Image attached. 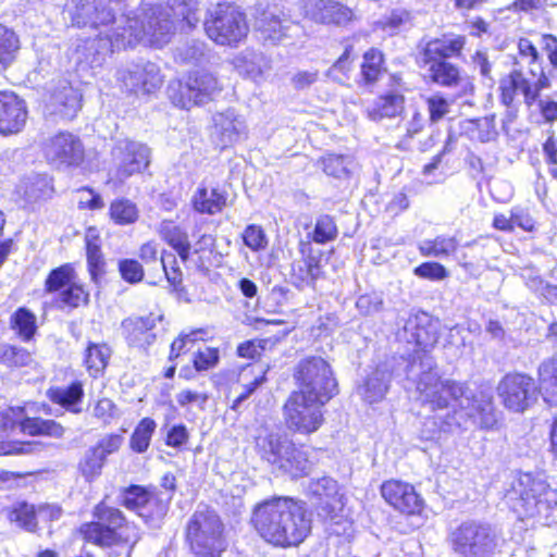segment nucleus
Segmentation results:
<instances>
[{
	"label": "nucleus",
	"mask_w": 557,
	"mask_h": 557,
	"mask_svg": "<svg viewBox=\"0 0 557 557\" xmlns=\"http://www.w3.org/2000/svg\"><path fill=\"white\" fill-rule=\"evenodd\" d=\"M251 523L262 539L281 547L300 544L311 530L310 513L305 504L287 497L257 505Z\"/></svg>",
	"instance_id": "obj_1"
},
{
	"label": "nucleus",
	"mask_w": 557,
	"mask_h": 557,
	"mask_svg": "<svg viewBox=\"0 0 557 557\" xmlns=\"http://www.w3.org/2000/svg\"><path fill=\"white\" fill-rule=\"evenodd\" d=\"M406 375L416 382L422 401L432 409L448 408L451 401L460 408H469L472 403V391L465 383L442 380L435 360L429 354L410 360L406 366Z\"/></svg>",
	"instance_id": "obj_2"
},
{
	"label": "nucleus",
	"mask_w": 557,
	"mask_h": 557,
	"mask_svg": "<svg viewBox=\"0 0 557 557\" xmlns=\"http://www.w3.org/2000/svg\"><path fill=\"white\" fill-rule=\"evenodd\" d=\"M92 516L97 521L84 523L79 529L85 541L106 548L127 544L134 546L140 540L137 525L104 500L95 506Z\"/></svg>",
	"instance_id": "obj_3"
},
{
	"label": "nucleus",
	"mask_w": 557,
	"mask_h": 557,
	"mask_svg": "<svg viewBox=\"0 0 557 557\" xmlns=\"http://www.w3.org/2000/svg\"><path fill=\"white\" fill-rule=\"evenodd\" d=\"M117 29L125 33L127 47L138 42L161 47L169 41L174 24L168 9L141 4L133 15L120 16Z\"/></svg>",
	"instance_id": "obj_4"
},
{
	"label": "nucleus",
	"mask_w": 557,
	"mask_h": 557,
	"mask_svg": "<svg viewBox=\"0 0 557 557\" xmlns=\"http://www.w3.org/2000/svg\"><path fill=\"white\" fill-rule=\"evenodd\" d=\"M465 37H442L428 40L419 53V63L426 67L430 79L443 87H456L462 81L460 70L448 61L459 55L465 46Z\"/></svg>",
	"instance_id": "obj_5"
},
{
	"label": "nucleus",
	"mask_w": 557,
	"mask_h": 557,
	"mask_svg": "<svg viewBox=\"0 0 557 557\" xmlns=\"http://www.w3.org/2000/svg\"><path fill=\"white\" fill-rule=\"evenodd\" d=\"M185 542L194 557H221L227 541L220 516L208 507L198 508L185 527Z\"/></svg>",
	"instance_id": "obj_6"
},
{
	"label": "nucleus",
	"mask_w": 557,
	"mask_h": 557,
	"mask_svg": "<svg viewBox=\"0 0 557 557\" xmlns=\"http://www.w3.org/2000/svg\"><path fill=\"white\" fill-rule=\"evenodd\" d=\"M448 542L460 557H491L497 548L498 535L490 523L467 520L450 531Z\"/></svg>",
	"instance_id": "obj_7"
},
{
	"label": "nucleus",
	"mask_w": 557,
	"mask_h": 557,
	"mask_svg": "<svg viewBox=\"0 0 557 557\" xmlns=\"http://www.w3.org/2000/svg\"><path fill=\"white\" fill-rule=\"evenodd\" d=\"M553 492L541 478L531 473H520L505 491V499L519 515L533 517L548 510Z\"/></svg>",
	"instance_id": "obj_8"
},
{
	"label": "nucleus",
	"mask_w": 557,
	"mask_h": 557,
	"mask_svg": "<svg viewBox=\"0 0 557 557\" xmlns=\"http://www.w3.org/2000/svg\"><path fill=\"white\" fill-rule=\"evenodd\" d=\"M207 36L221 46H237L249 32L246 14L231 3H219L203 21Z\"/></svg>",
	"instance_id": "obj_9"
},
{
	"label": "nucleus",
	"mask_w": 557,
	"mask_h": 557,
	"mask_svg": "<svg viewBox=\"0 0 557 557\" xmlns=\"http://www.w3.org/2000/svg\"><path fill=\"white\" fill-rule=\"evenodd\" d=\"M257 448L262 459L292 476L305 475L310 468L306 454L284 435L259 436Z\"/></svg>",
	"instance_id": "obj_10"
},
{
	"label": "nucleus",
	"mask_w": 557,
	"mask_h": 557,
	"mask_svg": "<svg viewBox=\"0 0 557 557\" xmlns=\"http://www.w3.org/2000/svg\"><path fill=\"white\" fill-rule=\"evenodd\" d=\"M294 377L299 385L298 392L326 403L338 393L333 370L322 357L310 356L301 359L295 368Z\"/></svg>",
	"instance_id": "obj_11"
},
{
	"label": "nucleus",
	"mask_w": 557,
	"mask_h": 557,
	"mask_svg": "<svg viewBox=\"0 0 557 557\" xmlns=\"http://www.w3.org/2000/svg\"><path fill=\"white\" fill-rule=\"evenodd\" d=\"M325 404L326 401L308 394L293 392L283 408L287 428L301 434L318 431L324 421L322 407Z\"/></svg>",
	"instance_id": "obj_12"
},
{
	"label": "nucleus",
	"mask_w": 557,
	"mask_h": 557,
	"mask_svg": "<svg viewBox=\"0 0 557 557\" xmlns=\"http://www.w3.org/2000/svg\"><path fill=\"white\" fill-rule=\"evenodd\" d=\"M220 91L219 79L206 70L191 72L184 84L178 83V90L173 87L169 89L173 103L187 110L213 100Z\"/></svg>",
	"instance_id": "obj_13"
},
{
	"label": "nucleus",
	"mask_w": 557,
	"mask_h": 557,
	"mask_svg": "<svg viewBox=\"0 0 557 557\" xmlns=\"http://www.w3.org/2000/svg\"><path fill=\"white\" fill-rule=\"evenodd\" d=\"M497 393L504 406L515 412L527 410L539 396L534 379L523 373L506 374L498 383Z\"/></svg>",
	"instance_id": "obj_14"
},
{
	"label": "nucleus",
	"mask_w": 557,
	"mask_h": 557,
	"mask_svg": "<svg viewBox=\"0 0 557 557\" xmlns=\"http://www.w3.org/2000/svg\"><path fill=\"white\" fill-rule=\"evenodd\" d=\"M111 156L116 177L120 181L140 173L150 163V149L141 143L128 139L116 141Z\"/></svg>",
	"instance_id": "obj_15"
},
{
	"label": "nucleus",
	"mask_w": 557,
	"mask_h": 557,
	"mask_svg": "<svg viewBox=\"0 0 557 557\" xmlns=\"http://www.w3.org/2000/svg\"><path fill=\"white\" fill-rule=\"evenodd\" d=\"M117 79L122 88L135 95H149L162 84L159 66L149 61L131 63L119 70Z\"/></svg>",
	"instance_id": "obj_16"
},
{
	"label": "nucleus",
	"mask_w": 557,
	"mask_h": 557,
	"mask_svg": "<svg viewBox=\"0 0 557 557\" xmlns=\"http://www.w3.org/2000/svg\"><path fill=\"white\" fill-rule=\"evenodd\" d=\"M124 37H126L125 33H120L117 26H115L106 33H99L94 38H87L76 49L77 59L90 66L100 65L108 54L127 48V41Z\"/></svg>",
	"instance_id": "obj_17"
},
{
	"label": "nucleus",
	"mask_w": 557,
	"mask_h": 557,
	"mask_svg": "<svg viewBox=\"0 0 557 557\" xmlns=\"http://www.w3.org/2000/svg\"><path fill=\"white\" fill-rule=\"evenodd\" d=\"M69 16L73 26L98 27L107 26L109 23L119 25L112 9L102 0H72L67 8Z\"/></svg>",
	"instance_id": "obj_18"
},
{
	"label": "nucleus",
	"mask_w": 557,
	"mask_h": 557,
	"mask_svg": "<svg viewBox=\"0 0 557 557\" xmlns=\"http://www.w3.org/2000/svg\"><path fill=\"white\" fill-rule=\"evenodd\" d=\"M299 252L301 257L292 263V283L300 290L306 287L314 288L317 281L323 275L321 252L314 251L309 242H300Z\"/></svg>",
	"instance_id": "obj_19"
},
{
	"label": "nucleus",
	"mask_w": 557,
	"mask_h": 557,
	"mask_svg": "<svg viewBox=\"0 0 557 557\" xmlns=\"http://www.w3.org/2000/svg\"><path fill=\"white\" fill-rule=\"evenodd\" d=\"M398 336L407 343H413L423 350L422 354L414 356L412 360H418L419 356L426 354V349L433 347L438 339L436 323L433 322L430 314L423 311L410 314Z\"/></svg>",
	"instance_id": "obj_20"
},
{
	"label": "nucleus",
	"mask_w": 557,
	"mask_h": 557,
	"mask_svg": "<svg viewBox=\"0 0 557 557\" xmlns=\"http://www.w3.org/2000/svg\"><path fill=\"white\" fill-rule=\"evenodd\" d=\"M211 137L220 149H225L245 139L247 124L244 116L233 109L214 114Z\"/></svg>",
	"instance_id": "obj_21"
},
{
	"label": "nucleus",
	"mask_w": 557,
	"mask_h": 557,
	"mask_svg": "<svg viewBox=\"0 0 557 557\" xmlns=\"http://www.w3.org/2000/svg\"><path fill=\"white\" fill-rule=\"evenodd\" d=\"M45 154L50 163L58 166L78 165L84 159V147L78 137L61 132L46 144Z\"/></svg>",
	"instance_id": "obj_22"
},
{
	"label": "nucleus",
	"mask_w": 557,
	"mask_h": 557,
	"mask_svg": "<svg viewBox=\"0 0 557 557\" xmlns=\"http://www.w3.org/2000/svg\"><path fill=\"white\" fill-rule=\"evenodd\" d=\"M381 494L391 506L403 513L418 515L423 509V499L409 483L388 480L382 484Z\"/></svg>",
	"instance_id": "obj_23"
},
{
	"label": "nucleus",
	"mask_w": 557,
	"mask_h": 557,
	"mask_svg": "<svg viewBox=\"0 0 557 557\" xmlns=\"http://www.w3.org/2000/svg\"><path fill=\"white\" fill-rule=\"evenodd\" d=\"M162 315L150 313L146 317H128L121 323L122 335L128 346L147 349L156 341L152 332Z\"/></svg>",
	"instance_id": "obj_24"
},
{
	"label": "nucleus",
	"mask_w": 557,
	"mask_h": 557,
	"mask_svg": "<svg viewBox=\"0 0 557 557\" xmlns=\"http://www.w3.org/2000/svg\"><path fill=\"white\" fill-rule=\"evenodd\" d=\"M27 120L25 101L14 92H0V134H16L23 129Z\"/></svg>",
	"instance_id": "obj_25"
},
{
	"label": "nucleus",
	"mask_w": 557,
	"mask_h": 557,
	"mask_svg": "<svg viewBox=\"0 0 557 557\" xmlns=\"http://www.w3.org/2000/svg\"><path fill=\"white\" fill-rule=\"evenodd\" d=\"M305 12L309 18L321 24L342 25L352 16L349 8L334 0H307Z\"/></svg>",
	"instance_id": "obj_26"
},
{
	"label": "nucleus",
	"mask_w": 557,
	"mask_h": 557,
	"mask_svg": "<svg viewBox=\"0 0 557 557\" xmlns=\"http://www.w3.org/2000/svg\"><path fill=\"white\" fill-rule=\"evenodd\" d=\"M81 102L82 94L79 90L74 88L70 82L60 81L51 92L49 107L51 108V113L59 114L66 120H72L79 111Z\"/></svg>",
	"instance_id": "obj_27"
},
{
	"label": "nucleus",
	"mask_w": 557,
	"mask_h": 557,
	"mask_svg": "<svg viewBox=\"0 0 557 557\" xmlns=\"http://www.w3.org/2000/svg\"><path fill=\"white\" fill-rule=\"evenodd\" d=\"M500 99L506 107H511L518 92L523 95L524 103L530 108L535 103V91L532 82L521 70L513 69L499 82Z\"/></svg>",
	"instance_id": "obj_28"
},
{
	"label": "nucleus",
	"mask_w": 557,
	"mask_h": 557,
	"mask_svg": "<svg viewBox=\"0 0 557 557\" xmlns=\"http://www.w3.org/2000/svg\"><path fill=\"white\" fill-rule=\"evenodd\" d=\"M405 110V96L396 89H391L376 97L368 107L367 115L371 121L399 116Z\"/></svg>",
	"instance_id": "obj_29"
},
{
	"label": "nucleus",
	"mask_w": 557,
	"mask_h": 557,
	"mask_svg": "<svg viewBox=\"0 0 557 557\" xmlns=\"http://www.w3.org/2000/svg\"><path fill=\"white\" fill-rule=\"evenodd\" d=\"M46 395L53 404L72 413L78 414L82 412L81 404L85 394L79 381H74L66 387L52 386L47 389Z\"/></svg>",
	"instance_id": "obj_30"
},
{
	"label": "nucleus",
	"mask_w": 557,
	"mask_h": 557,
	"mask_svg": "<svg viewBox=\"0 0 557 557\" xmlns=\"http://www.w3.org/2000/svg\"><path fill=\"white\" fill-rule=\"evenodd\" d=\"M392 373L386 369L376 368L360 387V394L368 403H377L382 400L388 391Z\"/></svg>",
	"instance_id": "obj_31"
},
{
	"label": "nucleus",
	"mask_w": 557,
	"mask_h": 557,
	"mask_svg": "<svg viewBox=\"0 0 557 557\" xmlns=\"http://www.w3.org/2000/svg\"><path fill=\"white\" fill-rule=\"evenodd\" d=\"M227 194L218 188H198L193 196L194 209L199 213L215 214L226 206Z\"/></svg>",
	"instance_id": "obj_32"
},
{
	"label": "nucleus",
	"mask_w": 557,
	"mask_h": 557,
	"mask_svg": "<svg viewBox=\"0 0 557 557\" xmlns=\"http://www.w3.org/2000/svg\"><path fill=\"white\" fill-rule=\"evenodd\" d=\"M461 129L468 138L480 143L492 141L498 135L494 114L466 120L461 123Z\"/></svg>",
	"instance_id": "obj_33"
},
{
	"label": "nucleus",
	"mask_w": 557,
	"mask_h": 557,
	"mask_svg": "<svg viewBox=\"0 0 557 557\" xmlns=\"http://www.w3.org/2000/svg\"><path fill=\"white\" fill-rule=\"evenodd\" d=\"M86 257L90 278L96 285H100L106 274V260L101 252L98 236L94 235L92 230H89L86 235Z\"/></svg>",
	"instance_id": "obj_34"
},
{
	"label": "nucleus",
	"mask_w": 557,
	"mask_h": 557,
	"mask_svg": "<svg viewBox=\"0 0 557 557\" xmlns=\"http://www.w3.org/2000/svg\"><path fill=\"white\" fill-rule=\"evenodd\" d=\"M539 381L544 400L549 406H557V355L541 363Z\"/></svg>",
	"instance_id": "obj_35"
},
{
	"label": "nucleus",
	"mask_w": 557,
	"mask_h": 557,
	"mask_svg": "<svg viewBox=\"0 0 557 557\" xmlns=\"http://www.w3.org/2000/svg\"><path fill=\"white\" fill-rule=\"evenodd\" d=\"M10 326L23 342H29L37 333V317L26 307L17 308L10 317Z\"/></svg>",
	"instance_id": "obj_36"
},
{
	"label": "nucleus",
	"mask_w": 557,
	"mask_h": 557,
	"mask_svg": "<svg viewBox=\"0 0 557 557\" xmlns=\"http://www.w3.org/2000/svg\"><path fill=\"white\" fill-rule=\"evenodd\" d=\"M20 429L30 436L46 435L62 438L65 433L64 426L59 422L42 418H24L20 423Z\"/></svg>",
	"instance_id": "obj_37"
},
{
	"label": "nucleus",
	"mask_w": 557,
	"mask_h": 557,
	"mask_svg": "<svg viewBox=\"0 0 557 557\" xmlns=\"http://www.w3.org/2000/svg\"><path fill=\"white\" fill-rule=\"evenodd\" d=\"M20 188L28 202L50 197L53 191L51 180L47 174H32L23 180Z\"/></svg>",
	"instance_id": "obj_38"
},
{
	"label": "nucleus",
	"mask_w": 557,
	"mask_h": 557,
	"mask_svg": "<svg viewBox=\"0 0 557 557\" xmlns=\"http://www.w3.org/2000/svg\"><path fill=\"white\" fill-rule=\"evenodd\" d=\"M18 49V36L12 28L0 24V72L10 66Z\"/></svg>",
	"instance_id": "obj_39"
},
{
	"label": "nucleus",
	"mask_w": 557,
	"mask_h": 557,
	"mask_svg": "<svg viewBox=\"0 0 557 557\" xmlns=\"http://www.w3.org/2000/svg\"><path fill=\"white\" fill-rule=\"evenodd\" d=\"M168 503L163 502L154 492L138 511V516L150 528L161 527L163 518L168 512Z\"/></svg>",
	"instance_id": "obj_40"
},
{
	"label": "nucleus",
	"mask_w": 557,
	"mask_h": 557,
	"mask_svg": "<svg viewBox=\"0 0 557 557\" xmlns=\"http://www.w3.org/2000/svg\"><path fill=\"white\" fill-rule=\"evenodd\" d=\"M168 5L176 17L186 22L189 28L201 21V8L198 0H168Z\"/></svg>",
	"instance_id": "obj_41"
},
{
	"label": "nucleus",
	"mask_w": 557,
	"mask_h": 557,
	"mask_svg": "<svg viewBox=\"0 0 557 557\" xmlns=\"http://www.w3.org/2000/svg\"><path fill=\"white\" fill-rule=\"evenodd\" d=\"M111 348L106 344L90 343L86 348L84 362L88 371L94 375L101 373L109 363Z\"/></svg>",
	"instance_id": "obj_42"
},
{
	"label": "nucleus",
	"mask_w": 557,
	"mask_h": 557,
	"mask_svg": "<svg viewBox=\"0 0 557 557\" xmlns=\"http://www.w3.org/2000/svg\"><path fill=\"white\" fill-rule=\"evenodd\" d=\"M383 53L371 48L363 54V61L361 64V76L366 85H373L376 83L383 73Z\"/></svg>",
	"instance_id": "obj_43"
},
{
	"label": "nucleus",
	"mask_w": 557,
	"mask_h": 557,
	"mask_svg": "<svg viewBox=\"0 0 557 557\" xmlns=\"http://www.w3.org/2000/svg\"><path fill=\"white\" fill-rule=\"evenodd\" d=\"M154 493V488L132 484L121 490V504L128 510L136 513L148 502L149 497Z\"/></svg>",
	"instance_id": "obj_44"
},
{
	"label": "nucleus",
	"mask_w": 557,
	"mask_h": 557,
	"mask_svg": "<svg viewBox=\"0 0 557 557\" xmlns=\"http://www.w3.org/2000/svg\"><path fill=\"white\" fill-rule=\"evenodd\" d=\"M458 242L455 237L437 236L434 239L424 240L419 249L424 257L444 258L457 249Z\"/></svg>",
	"instance_id": "obj_45"
},
{
	"label": "nucleus",
	"mask_w": 557,
	"mask_h": 557,
	"mask_svg": "<svg viewBox=\"0 0 557 557\" xmlns=\"http://www.w3.org/2000/svg\"><path fill=\"white\" fill-rule=\"evenodd\" d=\"M106 459L92 446L89 447L78 462V471L87 482H92L102 472Z\"/></svg>",
	"instance_id": "obj_46"
},
{
	"label": "nucleus",
	"mask_w": 557,
	"mask_h": 557,
	"mask_svg": "<svg viewBox=\"0 0 557 557\" xmlns=\"http://www.w3.org/2000/svg\"><path fill=\"white\" fill-rule=\"evenodd\" d=\"M321 163L326 175L339 180L348 178L354 166L351 157L343 154H327L322 158Z\"/></svg>",
	"instance_id": "obj_47"
},
{
	"label": "nucleus",
	"mask_w": 557,
	"mask_h": 557,
	"mask_svg": "<svg viewBox=\"0 0 557 557\" xmlns=\"http://www.w3.org/2000/svg\"><path fill=\"white\" fill-rule=\"evenodd\" d=\"M76 280L74 268L70 264H63L53 269L46 278L45 288L47 293H61L66 286Z\"/></svg>",
	"instance_id": "obj_48"
},
{
	"label": "nucleus",
	"mask_w": 557,
	"mask_h": 557,
	"mask_svg": "<svg viewBox=\"0 0 557 557\" xmlns=\"http://www.w3.org/2000/svg\"><path fill=\"white\" fill-rule=\"evenodd\" d=\"M110 215L116 224L126 225L137 221L139 211L133 201L121 198L111 203Z\"/></svg>",
	"instance_id": "obj_49"
},
{
	"label": "nucleus",
	"mask_w": 557,
	"mask_h": 557,
	"mask_svg": "<svg viewBox=\"0 0 557 557\" xmlns=\"http://www.w3.org/2000/svg\"><path fill=\"white\" fill-rule=\"evenodd\" d=\"M62 307L71 309L77 308L81 305H88L89 293L86 292L83 285L78 284L76 280L58 294V299Z\"/></svg>",
	"instance_id": "obj_50"
},
{
	"label": "nucleus",
	"mask_w": 557,
	"mask_h": 557,
	"mask_svg": "<svg viewBox=\"0 0 557 557\" xmlns=\"http://www.w3.org/2000/svg\"><path fill=\"white\" fill-rule=\"evenodd\" d=\"M263 64V55L252 50H245L235 60L237 70L252 78L262 74Z\"/></svg>",
	"instance_id": "obj_51"
},
{
	"label": "nucleus",
	"mask_w": 557,
	"mask_h": 557,
	"mask_svg": "<svg viewBox=\"0 0 557 557\" xmlns=\"http://www.w3.org/2000/svg\"><path fill=\"white\" fill-rule=\"evenodd\" d=\"M154 429L156 422L152 419H143L132 434L131 448L136 453L146 451L150 445Z\"/></svg>",
	"instance_id": "obj_52"
},
{
	"label": "nucleus",
	"mask_w": 557,
	"mask_h": 557,
	"mask_svg": "<svg viewBox=\"0 0 557 557\" xmlns=\"http://www.w3.org/2000/svg\"><path fill=\"white\" fill-rule=\"evenodd\" d=\"M338 235V230L333 216L322 214L317 219L314 228L311 236L312 240L317 244H326L334 240Z\"/></svg>",
	"instance_id": "obj_53"
},
{
	"label": "nucleus",
	"mask_w": 557,
	"mask_h": 557,
	"mask_svg": "<svg viewBox=\"0 0 557 557\" xmlns=\"http://www.w3.org/2000/svg\"><path fill=\"white\" fill-rule=\"evenodd\" d=\"M9 518L27 531L34 532L37 529L35 507L25 502L16 504L10 511Z\"/></svg>",
	"instance_id": "obj_54"
},
{
	"label": "nucleus",
	"mask_w": 557,
	"mask_h": 557,
	"mask_svg": "<svg viewBox=\"0 0 557 557\" xmlns=\"http://www.w3.org/2000/svg\"><path fill=\"white\" fill-rule=\"evenodd\" d=\"M207 46L199 40H191L177 49V57L186 63L199 64L207 60Z\"/></svg>",
	"instance_id": "obj_55"
},
{
	"label": "nucleus",
	"mask_w": 557,
	"mask_h": 557,
	"mask_svg": "<svg viewBox=\"0 0 557 557\" xmlns=\"http://www.w3.org/2000/svg\"><path fill=\"white\" fill-rule=\"evenodd\" d=\"M32 362V354L26 348L9 344L1 364L9 368H22L29 366Z\"/></svg>",
	"instance_id": "obj_56"
},
{
	"label": "nucleus",
	"mask_w": 557,
	"mask_h": 557,
	"mask_svg": "<svg viewBox=\"0 0 557 557\" xmlns=\"http://www.w3.org/2000/svg\"><path fill=\"white\" fill-rule=\"evenodd\" d=\"M424 100L428 107L429 120L432 124L440 122L449 112L450 104L448 100L438 92L425 97Z\"/></svg>",
	"instance_id": "obj_57"
},
{
	"label": "nucleus",
	"mask_w": 557,
	"mask_h": 557,
	"mask_svg": "<svg viewBox=\"0 0 557 557\" xmlns=\"http://www.w3.org/2000/svg\"><path fill=\"white\" fill-rule=\"evenodd\" d=\"M40 442H0V455H30L42 450Z\"/></svg>",
	"instance_id": "obj_58"
},
{
	"label": "nucleus",
	"mask_w": 557,
	"mask_h": 557,
	"mask_svg": "<svg viewBox=\"0 0 557 557\" xmlns=\"http://www.w3.org/2000/svg\"><path fill=\"white\" fill-rule=\"evenodd\" d=\"M119 272L122 278L129 284H137L144 278V268L135 259H122L119 261Z\"/></svg>",
	"instance_id": "obj_59"
},
{
	"label": "nucleus",
	"mask_w": 557,
	"mask_h": 557,
	"mask_svg": "<svg viewBox=\"0 0 557 557\" xmlns=\"http://www.w3.org/2000/svg\"><path fill=\"white\" fill-rule=\"evenodd\" d=\"M384 307V301L381 295L376 293H369L360 295L356 301V308L363 315H372L381 312Z\"/></svg>",
	"instance_id": "obj_60"
},
{
	"label": "nucleus",
	"mask_w": 557,
	"mask_h": 557,
	"mask_svg": "<svg viewBox=\"0 0 557 557\" xmlns=\"http://www.w3.org/2000/svg\"><path fill=\"white\" fill-rule=\"evenodd\" d=\"M245 245L253 251L262 250L268 245V239L261 226L256 224L248 225L243 233Z\"/></svg>",
	"instance_id": "obj_61"
},
{
	"label": "nucleus",
	"mask_w": 557,
	"mask_h": 557,
	"mask_svg": "<svg viewBox=\"0 0 557 557\" xmlns=\"http://www.w3.org/2000/svg\"><path fill=\"white\" fill-rule=\"evenodd\" d=\"M220 360V354L218 348L207 347L203 350H199L193 360L194 367L198 372L207 371L216 367Z\"/></svg>",
	"instance_id": "obj_62"
},
{
	"label": "nucleus",
	"mask_w": 557,
	"mask_h": 557,
	"mask_svg": "<svg viewBox=\"0 0 557 557\" xmlns=\"http://www.w3.org/2000/svg\"><path fill=\"white\" fill-rule=\"evenodd\" d=\"M309 490L313 495H315L320 498H322V497L331 498V497H334L335 495H337L338 484L334 479H332L330 476H323V478L311 481L310 485H309Z\"/></svg>",
	"instance_id": "obj_63"
},
{
	"label": "nucleus",
	"mask_w": 557,
	"mask_h": 557,
	"mask_svg": "<svg viewBox=\"0 0 557 557\" xmlns=\"http://www.w3.org/2000/svg\"><path fill=\"white\" fill-rule=\"evenodd\" d=\"M414 275L431 281H442L448 276L444 265L437 262H423L413 270Z\"/></svg>",
	"instance_id": "obj_64"
}]
</instances>
